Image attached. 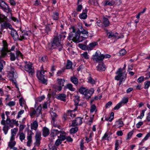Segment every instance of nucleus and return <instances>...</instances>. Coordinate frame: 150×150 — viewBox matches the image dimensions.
Returning <instances> with one entry per match:
<instances>
[{"label": "nucleus", "instance_id": "obj_27", "mask_svg": "<svg viewBox=\"0 0 150 150\" xmlns=\"http://www.w3.org/2000/svg\"><path fill=\"white\" fill-rule=\"evenodd\" d=\"M107 34L108 35V38H115L118 35V34L117 33H114L112 32L108 33Z\"/></svg>", "mask_w": 150, "mask_h": 150}, {"label": "nucleus", "instance_id": "obj_48", "mask_svg": "<svg viewBox=\"0 0 150 150\" xmlns=\"http://www.w3.org/2000/svg\"><path fill=\"white\" fill-rule=\"evenodd\" d=\"M45 98L44 96H42L37 98L35 100L36 103L37 102H40L42 101Z\"/></svg>", "mask_w": 150, "mask_h": 150}, {"label": "nucleus", "instance_id": "obj_29", "mask_svg": "<svg viewBox=\"0 0 150 150\" xmlns=\"http://www.w3.org/2000/svg\"><path fill=\"white\" fill-rule=\"evenodd\" d=\"M32 135L31 134H28L27 137L28 142H27V145L28 146H30V144L32 142Z\"/></svg>", "mask_w": 150, "mask_h": 150}, {"label": "nucleus", "instance_id": "obj_45", "mask_svg": "<svg viewBox=\"0 0 150 150\" xmlns=\"http://www.w3.org/2000/svg\"><path fill=\"white\" fill-rule=\"evenodd\" d=\"M145 110H142V112L140 114L139 116H138L137 118V119H142V118L144 117V115Z\"/></svg>", "mask_w": 150, "mask_h": 150}, {"label": "nucleus", "instance_id": "obj_47", "mask_svg": "<svg viewBox=\"0 0 150 150\" xmlns=\"http://www.w3.org/2000/svg\"><path fill=\"white\" fill-rule=\"evenodd\" d=\"M73 111H69L67 112V115L70 116L71 117H75V115Z\"/></svg>", "mask_w": 150, "mask_h": 150}, {"label": "nucleus", "instance_id": "obj_59", "mask_svg": "<svg viewBox=\"0 0 150 150\" xmlns=\"http://www.w3.org/2000/svg\"><path fill=\"white\" fill-rule=\"evenodd\" d=\"M24 110H20L18 112V115L17 117V118H19L21 117V115L24 113Z\"/></svg>", "mask_w": 150, "mask_h": 150}, {"label": "nucleus", "instance_id": "obj_30", "mask_svg": "<svg viewBox=\"0 0 150 150\" xmlns=\"http://www.w3.org/2000/svg\"><path fill=\"white\" fill-rule=\"evenodd\" d=\"M123 125V122L121 120H118L117 121L115 122V126L117 127H122Z\"/></svg>", "mask_w": 150, "mask_h": 150}, {"label": "nucleus", "instance_id": "obj_37", "mask_svg": "<svg viewBox=\"0 0 150 150\" xmlns=\"http://www.w3.org/2000/svg\"><path fill=\"white\" fill-rule=\"evenodd\" d=\"M88 82L92 85L95 84L96 83L95 81L92 79L91 77H89L88 78Z\"/></svg>", "mask_w": 150, "mask_h": 150}, {"label": "nucleus", "instance_id": "obj_9", "mask_svg": "<svg viewBox=\"0 0 150 150\" xmlns=\"http://www.w3.org/2000/svg\"><path fill=\"white\" fill-rule=\"evenodd\" d=\"M92 59L97 62L102 61L103 59V54H101L100 51L98 50L93 55Z\"/></svg>", "mask_w": 150, "mask_h": 150}, {"label": "nucleus", "instance_id": "obj_62", "mask_svg": "<svg viewBox=\"0 0 150 150\" xmlns=\"http://www.w3.org/2000/svg\"><path fill=\"white\" fill-rule=\"evenodd\" d=\"M11 120H10V122L12 123V125L15 124L17 126H18V121L14 119H12Z\"/></svg>", "mask_w": 150, "mask_h": 150}, {"label": "nucleus", "instance_id": "obj_16", "mask_svg": "<svg viewBox=\"0 0 150 150\" xmlns=\"http://www.w3.org/2000/svg\"><path fill=\"white\" fill-rule=\"evenodd\" d=\"M64 82L65 81L62 79H57L58 84L59 85L57 88L58 90L60 91L62 90V87L64 86Z\"/></svg>", "mask_w": 150, "mask_h": 150}, {"label": "nucleus", "instance_id": "obj_19", "mask_svg": "<svg viewBox=\"0 0 150 150\" xmlns=\"http://www.w3.org/2000/svg\"><path fill=\"white\" fill-rule=\"evenodd\" d=\"M98 44V43L96 42L90 43L87 46V49L88 50H91L94 48Z\"/></svg>", "mask_w": 150, "mask_h": 150}, {"label": "nucleus", "instance_id": "obj_61", "mask_svg": "<svg viewBox=\"0 0 150 150\" xmlns=\"http://www.w3.org/2000/svg\"><path fill=\"white\" fill-rule=\"evenodd\" d=\"M133 134V132L132 131H131L129 132L127 135V139H129L131 137Z\"/></svg>", "mask_w": 150, "mask_h": 150}, {"label": "nucleus", "instance_id": "obj_5", "mask_svg": "<svg viewBox=\"0 0 150 150\" xmlns=\"http://www.w3.org/2000/svg\"><path fill=\"white\" fill-rule=\"evenodd\" d=\"M24 63L25 70L28 73L30 76H33L34 73V71L32 64L31 63L27 61L25 62Z\"/></svg>", "mask_w": 150, "mask_h": 150}, {"label": "nucleus", "instance_id": "obj_21", "mask_svg": "<svg viewBox=\"0 0 150 150\" xmlns=\"http://www.w3.org/2000/svg\"><path fill=\"white\" fill-rule=\"evenodd\" d=\"M38 127V123L36 121H34L31 124V128L32 130H36Z\"/></svg>", "mask_w": 150, "mask_h": 150}, {"label": "nucleus", "instance_id": "obj_14", "mask_svg": "<svg viewBox=\"0 0 150 150\" xmlns=\"http://www.w3.org/2000/svg\"><path fill=\"white\" fill-rule=\"evenodd\" d=\"M0 6L4 11L7 12H9L10 11L8 6L3 1H1L0 4Z\"/></svg>", "mask_w": 150, "mask_h": 150}, {"label": "nucleus", "instance_id": "obj_50", "mask_svg": "<svg viewBox=\"0 0 150 150\" xmlns=\"http://www.w3.org/2000/svg\"><path fill=\"white\" fill-rule=\"evenodd\" d=\"M97 24L99 27H103V22L100 20H98L97 22Z\"/></svg>", "mask_w": 150, "mask_h": 150}, {"label": "nucleus", "instance_id": "obj_56", "mask_svg": "<svg viewBox=\"0 0 150 150\" xmlns=\"http://www.w3.org/2000/svg\"><path fill=\"white\" fill-rule=\"evenodd\" d=\"M122 106V105L121 104V103L119 102L118 103L117 105L114 108V109L115 110H118Z\"/></svg>", "mask_w": 150, "mask_h": 150}, {"label": "nucleus", "instance_id": "obj_7", "mask_svg": "<svg viewBox=\"0 0 150 150\" xmlns=\"http://www.w3.org/2000/svg\"><path fill=\"white\" fill-rule=\"evenodd\" d=\"M65 132L63 131H59L57 129H52L51 135L54 137L56 135L59 134V136H58V138L61 139L62 140H64L65 138Z\"/></svg>", "mask_w": 150, "mask_h": 150}, {"label": "nucleus", "instance_id": "obj_41", "mask_svg": "<svg viewBox=\"0 0 150 150\" xmlns=\"http://www.w3.org/2000/svg\"><path fill=\"white\" fill-rule=\"evenodd\" d=\"M5 62L3 60H1L0 62V72L3 69L4 65H5Z\"/></svg>", "mask_w": 150, "mask_h": 150}, {"label": "nucleus", "instance_id": "obj_6", "mask_svg": "<svg viewBox=\"0 0 150 150\" xmlns=\"http://www.w3.org/2000/svg\"><path fill=\"white\" fill-rule=\"evenodd\" d=\"M46 71L41 70L37 71V78L42 83L45 84L47 82V80L46 79V74H45Z\"/></svg>", "mask_w": 150, "mask_h": 150}, {"label": "nucleus", "instance_id": "obj_35", "mask_svg": "<svg viewBox=\"0 0 150 150\" xmlns=\"http://www.w3.org/2000/svg\"><path fill=\"white\" fill-rule=\"evenodd\" d=\"M41 133L40 132H37L35 136V140H41Z\"/></svg>", "mask_w": 150, "mask_h": 150}, {"label": "nucleus", "instance_id": "obj_28", "mask_svg": "<svg viewBox=\"0 0 150 150\" xmlns=\"http://www.w3.org/2000/svg\"><path fill=\"white\" fill-rule=\"evenodd\" d=\"M122 143V141L121 140H117L115 143V150H117L119 148L120 145Z\"/></svg>", "mask_w": 150, "mask_h": 150}, {"label": "nucleus", "instance_id": "obj_15", "mask_svg": "<svg viewBox=\"0 0 150 150\" xmlns=\"http://www.w3.org/2000/svg\"><path fill=\"white\" fill-rule=\"evenodd\" d=\"M82 123V119L80 117H77L72 121L71 126H75L80 125Z\"/></svg>", "mask_w": 150, "mask_h": 150}, {"label": "nucleus", "instance_id": "obj_64", "mask_svg": "<svg viewBox=\"0 0 150 150\" xmlns=\"http://www.w3.org/2000/svg\"><path fill=\"white\" fill-rule=\"evenodd\" d=\"M144 77L143 76H141L137 79V82L139 83H141L144 81Z\"/></svg>", "mask_w": 150, "mask_h": 150}, {"label": "nucleus", "instance_id": "obj_38", "mask_svg": "<svg viewBox=\"0 0 150 150\" xmlns=\"http://www.w3.org/2000/svg\"><path fill=\"white\" fill-rule=\"evenodd\" d=\"M52 17L54 20H57L59 18L58 13L57 12L54 13Z\"/></svg>", "mask_w": 150, "mask_h": 150}, {"label": "nucleus", "instance_id": "obj_23", "mask_svg": "<svg viewBox=\"0 0 150 150\" xmlns=\"http://www.w3.org/2000/svg\"><path fill=\"white\" fill-rule=\"evenodd\" d=\"M42 134L44 137H46L49 134V130L48 128L46 127H44L42 129Z\"/></svg>", "mask_w": 150, "mask_h": 150}, {"label": "nucleus", "instance_id": "obj_43", "mask_svg": "<svg viewBox=\"0 0 150 150\" xmlns=\"http://www.w3.org/2000/svg\"><path fill=\"white\" fill-rule=\"evenodd\" d=\"M19 101L20 105L21 106H22L25 103V100L23 98H21L20 99Z\"/></svg>", "mask_w": 150, "mask_h": 150}, {"label": "nucleus", "instance_id": "obj_18", "mask_svg": "<svg viewBox=\"0 0 150 150\" xmlns=\"http://www.w3.org/2000/svg\"><path fill=\"white\" fill-rule=\"evenodd\" d=\"M87 9H85L83 11V12L80 14L79 16V17L81 19H85L87 17Z\"/></svg>", "mask_w": 150, "mask_h": 150}, {"label": "nucleus", "instance_id": "obj_4", "mask_svg": "<svg viewBox=\"0 0 150 150\" xmlns=\"http://www.w3.org/2000/svg\"><path fill=\"white\" fill-rule=\"evenodd\" d=\"M94 89L93 88H91L90 90H88L87 88L83 87H81L79 90V92L81 94L83 95L87 99L90 98L94 93Z\"/></svg>", "mask_w": 150, "mask_h": 150}, {"label": "nucleus", "instance_id": "obj_36", "mask_svg": "<svg viewBox=\"0 0 150 150\" xmlns=\"http://www.w3.org/2000/svg\"><path fill=\"white\" fill-rule=\"evenodd\" d=\"M72 65V62L70 60H68L66 65V69H70L71 68Z\"/></svg>", "mask_w": 150, "mask_h": 150}, {"label": "nucleus", "instance_id": "obj_10", "mask_svg": "<svg viewBox=\"0 0 150 150\" xmlns=\"http://www.w3.org/2000/svg\"><path fill=\"white\" fill-rule=\"evenodd\" d=\"M121 3L120 0H106L102 2L103 5L105 6L107 5L112 6L115 4L119 5Z\"/></svg>", "mask_w": 150, "mask_h": 150}, {"label": "nucleus", "instance_id": "obj_57", "mask_svg": "<svg viewBox=\"0 0 150 150\" xmlns=\"http://www.w3.org/2000/svg\"><path fill=\"white\" fill-rule=\"evenodd\" d=\"M57 139L55 142V144L57 146L59 145L61 143L62 141L64 140H62L61 139Z\"/></svg>", "mask_w": 150, "mask_h": 150}, {"label": "nucleus", "instance_id": "obj_1", "mask_svg": "<svg viewBox=\"0 0 150 150\" xmlns=\"http://www.w3.org/2000/svg\"><path fill=\"white\" fill-rule=\"evenodd\" d=\"M72 32L70 33L68 37L69 40H72L78 43L85 40L88 36V32L83 29L81 32H75V29L73 27L71 28Z\"/></svg>", "mask_w": 150, "mask_h": 150}, {"label": "nucleus", "instance_id": "obj_3", "mask_svg": "<svg viewBox=\"0 0 150 150\" xmlns=\"http://www.w3.org/2000/svg\"><path fill=\"white\" fill-rule=\"evenodd\" d=\"M8 74L9 76V78L12 80L13 83L15 85L16 88L18 90L19 88L16 81V80L13 79L17 77V74L16 71L13 68L11 67L10 71H8Z\"/></svg>", "mask_w": 150, "mask_h": 150}, {"label": "nucleus", "instance_id": "obj_52", "mask_svg": "<svg viewBox=\"0 0 150 150\" xmlns=\"http://www.w3.org/2000/svg\"><path fill=\"white\" fill-rule=\"evenodd\" d=\"M65 138L64 139H66L67 141L69 142H72L73 141V139L70 136L66 137V133L65 132Z\"/></svg>", "mask_w": 150, "mask_h": 150}, {"label": "nucleus", "instance_id": "obj_25", "mask_svg": "<svg viewBox=\"0 0 150 150\" xmlns=\"http://www.w3.org/2000/svg\"><path fill=\"white\" fill-rule=\"evenodd\" d=\"M81 57L82 59H88L89 58V56L87 52H85L82 53L81 54Z\"/></svg>", "mask_w": 150, "mask_h": 150}, {"label": "nucleus", "instance_id": "obj_32", "mask_svg": "<svg viewBox=\"0 0 150 150\" xmlns=\"http://www.w3.org/2000/svg\"><path fill=\"white\" fill-rule=\"evenodd\" d=\"M71 81L75 85H77L78 82V79L74 76L71 77Z\"/></svg>", "mask_w": 150, "mask_h": 150}, {"label": "nucleus", "instance_id": "obj_46", "mask_svg": "<svg viewBox=\"0 0 150 150\" xmlns=\"http://www.w3.org/2000/svg\"><path fill=\"white\" fill-rule=\"evenodd\" d=\"M78 130V128L77 127L72 128L70 129V132L71 133H74L76 132Z\"/></svg>", "mask_w": 150, "mask_h": 150}, {"label": "nucleus", "instance_id": "obj_24", "mask_svg": "<svg viewBox=\"0 0 150 150\" xmlns=\"http://www.w3.org/2000/svg\"><path fill=\"white\" fill-rule=\"evenodd\" d=\"M1 26L2 28H9L11 29L12 27L11 25L9 23L5 22L1 24Z\"/></svg>", "mask_w": 150, "mask_h": 150}, {"label": "nucleus", "instance_id": "obj_34", "mask_svg": "<svg viewBox=\"0 0 150 150\" xmlns=\"http://www.w3.org/2000/svg\"><path fill=\"white\" fill-rule=\"evenodd\" d=\"M129 98L127 97H123L121 100L120 102V103L122 105L123 104H125L127 103L128 101Z\"/></svg>", "mask_w": 150, "mask_h": 150}, {"label": "nucleus", "instance_id": "obj_8", "mask_svg": "<svg viewBox=\"0 0 150 150\" xmlns=\"http://www.w3.org/2000/svg\"><path fill=\"white\" fill-rule=\"evenodd\" d=\"M122 69L119 68L117 71L116 74L117 76L115 77V79L116 80H121V81H124L126 79V75H124L122 72Z\"/></svg>", "mask_w": 150, "mask_h": 150}, {"label": "nucleus", "instance_id": "obj_33", "mask_svg": "<svg viewBox=\"0 0 150 150\" xmlns=\"http://www.w3.org/2000/svg\"><path fill=\"white\" fill-rule=\"evenodd\" d=\"M28 34L27 33H22L20 35V39L22 40L23 39H27L28 38Z\"/></svg>", "mask_w": 150, "mask_h": 150}, {"label": "nucleus", "instance_id": "obj_55", "mask_svg": "<svg viewBox=\"0 0 150 150\" xmlns=\"http://www.w3.org/2000/svg\"><path fill=\"white\" fill-rule=\"evenodd\" d=\"M108 134L107 132H106L104 136L102 137V139L103 140H108Z\"/></svg>", "mask_w": 150, "mask_h": 150}, {"label": "nucleus", "instance_id": "obj_11", "mask_svg": "<svg viewBox=\"0 0 150 150\" xmlns=\"http://www.w3.org/2000/svg\"><path fill=\"white\" fill-rule=\"evenodd\" d=\"M3 47L1 50V53L2 56L4 57L6 55L7 52H10V51L8 49V45L6 41H3Z\"/></svg>", "mask_w": 150, "mask_h": 150}, {"label": "nucleus", "instance_id": "obj_51", "mask_svg": "<svg viewBox=\"0 0 150 150\" xmlns=\"http://www.w3.org/2000/svg\"><path fill=\"white\" fill-rule=\"evenodd\" d=\"M16 142L15 141H10L8 144L9 146L11 148H12L16 144Z\"/></svg>", "mask_w": 150, "mask_h": 150}, {"label": "nucleus", "instance_id": "obj_22", "mask_svg": "<svg viewBox=\"0 0 150 150\" xmlns=\"http://www.w3.org/2000/svg\"><path fill=\"white\" fill-rule=\"evenodd\" d=\"M56 97L58 99L64 101L66 100V96L64 94H61L57 95Z\"/></svg>", "mask_w": 150, "mask_h": 150}, {"label": "nucleus", "instance_id": "obj_53", "mask_svg": "<svg viewBox=\"0 0 150 150\" xmlns=\"http://www.w3.org/2000/svg\"><path fill=\"white\" fill-rule=\"evenodd\" d=\"M143 122L141 121H140L136 124V127L138 128H140L141 126L143 125Z\"/></svg>", "mask_w": 150, "mask_h": 150}, {"label": "nucleus", "instance_id": "obj_40", "mask_svg": "<svg viewBox=\"0 0 150 150\" xmlns=\"http://www.w3.org/2000/svg\"><path fill=\"white\" fill-rule=\"evenodd\" d=\"M18 129L16 128L12 129L11 130V134L16 135L17 132L18 131Z\"/></svg>", "mask_w": 150, "mask_h": 150}, {"label": "nucleus", "instance_id": "obj_26", "mask_svg": "<svg viewBox=\"0 0 150 150\" xmlns=\"http://www.w3.org/2000/svg\"><path fill=\"white\" fill-rule=\"evenodd\" d=\"M103 26H104L105 27H106L109 25L110 22L107 18L105 17H103Z\"/></svg>", "mask_w": 150, "mask_h": 150}, {"label": "nucleus", "instance_id": "obj_39", "mask_svg": "<svg viewBox=\"0 0 150 150\" xmlns=\"http://www.w3.org/2000/svg\"><path fill=\"white\" fill-rule=\"evenodd\" d=\"M9 129V127L8 126L6 125L4 126L3 128V130L5 134H6L7 133Z\"/></svg>", "mask_w": 150, "mask_h": 150}, {"label": "nucleus", "instance_id": "obj_60", "mask_svg": "<svg viewBox=\"0 0 150 150\" xmlns=\"http://www.w3.org/2000/svg\"><path fill=\"white\" fill-rule=\"evenodd\" d=\"M119 53L120 55H124L126 54V52L125 49H122L120 51Z\"/></svg>", "mask_w": 150, "mask_h": 150}, {"label": "nucleus", "instance_id": "obj_63", "mask_svg": "<svg viewBox=\"0 0 150 150\" xmlns=\"http://www.w3.org/2000/svg\"><path fill=\"white\" fill-rule=\"evenodd\" d=\"M150 137V133H147L145 137H144L143 139L142 140V141H144L147 140L148 138Z\"/></svg>", "mask_w": 150, "mask_h": 150}, {"label": "nucleus", "instance_id": "obj_17", "mask_svg": "<svg viewBox=\"0 0 150 150\" xmlns=\"http://www.w3.org/2000/svg\"><path fill=\"white\" fill-rule=\"evenodd\" d=\"M98 66H97V70L99 71H104L105 69V67L103 61L98 62Z\"/></svg>", "mask_w": 150, "mask_h": 150}, {"label": "nucleus", "instance_id": "obj_2", "mask_svg": "<svg viewBox=\"0 0 150 150\" xmlns=\"http://www.w3.org/2000/svg\"><path fill=\"white\" fill-rule=\"evenodd\" d=\"M61 35L55 37L52 42V47L54 48H58L59 51L62 50L63 48L62 43L61 41Z\"/></svg>", "mask_w": 150, "mask_h": 150}, {"label": "nucleus", "instance_id": "obj_13", "mask_svg": "<svg viewBox=\"0 0 150 150\" xmlns=\"http://www.w3.org/2000/svg\"><path fill=\"white\" fill-rule=\"evenodd\" d=\"M42 107L40 105L38 106L36 110H33L30 113V115L31 117H33V115L36 114L38 116L41 113Z\"/></svg>", "mask_w": 150, "mask_h": 150}, {"label": "nucleus", "instance_id": "obj_54", "mask_svg": "<svg viewBox=\"0 0 150 150\" xmlns=\"http://www.w3.org/2000/svg\"><path fill=\"white\" fill-rule=\"evenodd\" d=\"M78 30L77 31H79L81 32V31H82V30L83 29L82 27V24L81 23H79L78 24Z\"/></svg>", "mask_w": 150, "mask_h": 150}, {"label": "nucleus", "instance_id": "obj_12", "mask_svg": "<svg viewBox=\"0 0 150 150\" xmlns=\"http://www.w3.org/2000/svg\"><path fill=\"white\" fill-rule=\"evenodd\" d=\"M16 57L15 56V54L14 53H10V59L11 61H14L18 57H22V53L18 50L16 51Z\"/></svg>", "mask_w": 150, "mask_h": 150}, {"label": "nucleus", "instance_id": "obj_31", "mask_svg": "<svg viewBox=\"0 0 150 150\" xmlns=\"http://www.w3.org/2000/svg\"><path fill=\"white\" fill-rule=\"evenodd\" d=\"M66 88L69 90L74 91L76 90V89L73 87V85L71 83H68L66 86Z\"/></svg>", "mask_w": 150, "mask_h": 150}, {"label": "nucleus", "instance_id": "obj_20", "mask_svg": "<svg viewBox=\"0 0 150 150\" xmlns=\"http://www.w3.org/2000/svg\"><path fill=\"white\" fill-rule=\"evenodd\" d=\"M11 34L14 39L16 40L18 39V35L14 29L11 28Z\"/></svg>", "mask_w": 150, "mask_h": 150}, {"label": "nucleus", "instance_id": "obj_44", "mask_svg": "<svg viewBox=\"0 0 150 150\" xmlns=\"http://www.w3.org/2000/svg\"><path fill=\"white\" fill-rule=\"evenodd\" d=\"M150 86V81H146L144 82V88L145 89L148 88Z\"/></svg>", "mask_w": 150, "mask_h": 150}, {"label": "nucleus", "instance_id": "obj_49", "mask_svg": "<svg viewBox=\"0 0 150 150\" xmlns=\"http://www.w3.org/2000/svg\"><path fill=\"white\" fill-rule=\"evenodd\" d=\"M25 137V134L23 133H21L20 134L19 138L21 141H22Z\"/></svg>", "mask_w": 150, "mask_h": 150}, {"label": "nucleus", "instance_id": "obj_42", "mask_svg": "<svg viewBox=\"0 0 150 150\" xmlns=\"http://www.w3.org/2000/svg\"><path fill=\"white\" fill-rule=\"evenodd\" d=\"M114 117V113L113 112H111L110 116L108 118H106V120H108L109 121H111L113 120Z\"/></svg>", "mask_w": 150, "mask_h": 150}, {"label": "nucleus", "instance_id": "obj_58", "mask_svg": "<svg viewBox=\"0 0 150 150\" xmlns=\"http://www.w3.org/2000/svg\"><path fill=\"white\" fill-rule=\"evenodd\" d=\"M96 111V107L94 105H92L91 106V109L90 110V112H93L94 111Z\"/></svg>", "mask_w": 150, "mask_h": 150}]
</instances>
